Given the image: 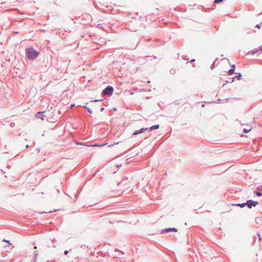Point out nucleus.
I'll list each match as a JSON object with an SVG mask.
<instances>
[{
  "label": "nucleus",
  "instance_id": "21",
  "mask_svg": "<svg viewBox=\"0 0 262 262\" xmlns=\"http://www.w3.org/2000/svg\"><path fill=\"white\" fill-rule=\"evenodd\" d=\"M258 52L260 51V53H262V46H260L258 49Z\"/></svg>",
  "mask_w": 262,
  "mask_h": 262
},
{
  "label": "nucleus",
  "instance_id": "36",
  "mask_svg": "<svg viewBox=\"0 0 262 262\" xmlns=\"http://www.w3.org/2000/svg\"><path fill=\"white\" fill-rule=\"evenodd\" d=\"M10 125H12V126H13V124H12V123H11Z\"/></svg>",
  "mask_w": 262,
  "mask_h": 262
},
{
  "label": "nucleus",
  "instance_id": "30",
  "mask_svg": "<svg viewBox=\"0 0 262 262\" xmlns=\"http://www.w3.org/2000/svg\"><path fill=\"white\" fill-rule=\"evenodd\" d=\"M195 61V59H192L190 61V62H193V61Z\"/></svg>",
  "mask_w": 262,
  "mask_h": 262
},
{
  "label": "nucleus",
  "instance_id": "26",
  "mask_svg": "<svg viewBox=\"0 0 262 262\" xmlns=\"http://www.w3.org/2000/svg\"><path fill=\"white\" fill-rule=\"evenodd\" d=\"M69 251L68 250H65L64 252V254L67 255L69 253Z\"/></svg>",
  "mask_w": 262,
  "mask_h": 262
},
{
  "label": "nucleus",
  "instance_id": "1",
  "mask_svg": "<svg viewBox=\"0 0 262 262\" xmlns=\"http://www.w3.org/2000/svg\"><path fill=\"white\" fill-rule=\"evenodd\" d=\"M39 55V52L33 48H28L26 49V57L30 60L35 59Z\"/></svg>",
  "mask_w": 262,
  "mask_h": 262
},
{
  "label": "nucleus",
  "instance_id": "31",
  "mask_svg": "<svg viewBox=\"0 0 262 262\" xmlns=\"http://www.w3.org/2000/svg\"><path fill=\"white\" fill-rule=\"evenodd\" d=\"M74 106H75V104H72L71 105V107H74Z\"/></svg>",
  "mask_w": 262,
  "mask_h": 262
},
{
  "label": "nucleus",
  "instance_id": "38",
  "mask_svg": "<svg viewBox=\"0 0 262 262\" xmlns=\"http://www.w3.org/2000/svg\"><path fill=\"white\" fill-rule=\"evenodd\" d=\"M34 248H35V249H36V248H37V247H36V246H34Z\"/></svg>",
  "mask_w": 262,
  "mask_h": 262
},
{
  "label": "nucleus",
  "instance_id": "8",
  "mask_svg": "<svg viewBox=\"0 0 262 262\" xmlns=\"http://www.w3.org/2000/svg\"><path fill=\"white\" fill-rule=\"evenodd\" d=\"M37 256H38V253L36 251H35L33 252V257H34L33 260L32 261H31V262H36Z\"/></svg>",
  "mask_w": 262,
  "mask_h": 262
},
{
  "label": "nucleus",
  "instance_id": "6",
  "mask_svg": "<svg viewBox=\"0 0 262 262\" xmlns=\"http://www.w3.org/2000/svg\"><path fill=\"white\" fill-rule=\"evenodd\" d=\"M159 128V124H156L150 127H148V130H152L154 129H157Z\"/></svg>",
  "mask_w": 262,
  "mask_h": 262
},
{
  "label": "nucleus",
  "instance_id": "9",
  "mask_svg": "<svg viewBox=\"0 0 262 262\" xmlns=\"http://www.w3.org/2000/svg\"><path fill=\"white\" fill-rule=\"evenodd\" d=\"M258 52V49H254L250 52H249L248 53V54H251V55H254L257 53Z\"/></svg>",
  "mask_w": 262,
  "mask_h": 262
},
{
  "label": "nucleus",
  "instance_id": "33",
  "mask_svg": "<svg viewBox=\"0 0 262 262\" xmlns=\"http://www.w3.org/2000/svg\"><path fill=\"white\" fill-rule=\"evenodd\" d=\"M258 236H259V240H261V236H260L259 235H258Z\"/></svg>",
  "mask_w": 262,
  "mask_h": 262
},
{
  "label": "nucleus",
  "instance_id": "17",
  "mask_svg": "<svg viewBox=\"0 0 262 262\" xmlns=\"http://www.w3.org/2000/svg\"><path fill=\"white\" fill-rule=\"evenodd\" d=\"M122 166V165H118V164H117V165H114V167L115 168H117V169H119L120 167H121Z\"/></svg>",
  "mask_w": 262,
  "mask_h": 262
},
{
  "label": "nucleus",
  "instance_id": "15",
  "mask_svg": "<svg viewBox=\"0 0 262 262\" xmlns=\"http://www.w3.org/2000/svg\"><path fill=\"white\" fill-rule=\"evenodd\" d=\"M242 75L241 74H239L238 75H236L235 77H234V79L237 78V79L239 80L241 79Z\"/></svg>",
  "mask_w": 262,
  "mask_h": 262
},
{
  "label": "nucleus",
  "instance_id": "3",
  "mask_svg": "<svg viewBox=\"0 0 262 262\" xmlns=\"http://www.w3.org/2000/svg\"><path fill=\"white\" fill-rule=\"evenodd\" d=\"M258 204V201L249 200L246 202V205L249 208H251L252 207H255Z\"/></svg>",
  "mask_w": 262,
  "mask_h": 262
},
{
  "label": "nucleus",
  "instance_id": "25",
  "mask_svg": "<svg viewBox=\"0 0 262 262\" xmlns=\"http://www.w3.org/2000/svg\"><path fill=\"white\" fill-rule=\"evenodd\" d=\"M260 27H261V24H257V25L255 26V27L258 28H260Z\"/></svg>",
  "mask_w": 262,
  "mask_h": 262
},
{
  "label": "nucleus",
  "instance_id": "13",
  "mask_svg": "<svg viewBox=\"0 0 262 262\" xmlns=\"http://www.w3.org/2000/svg\"><path fill=\"white\" fill-rule=\"evenodd\" d=\"M145 130H148V127L142 128L140 129H139L140 134L143 133Z\"/></svg>",
  "mask_w": 262,
  "mask_h": 262
},
{
  "label": "nucleus",
  "instance_id": "24",
  "mask_svg": "<svg viewBox=\"0 0 262 262\" xmlns=\"http://www.w3.org/2000/svg\"><path fill=\"white\" fill-rule=\"evenodd\" d=\"M257 189L260 190H262V185H260L259 186H258L257 188Z\"/></svg>",
  "mask_w": 262,
  "mask_h": 262
},
{
  "label": "nucleus",
  "instance_id": "4",
  "mask_svg": "<svg viewBox=\"0 0 262 262\" xmlns=\"http://www.w3.org/2000/svg\"><path fill=\"white\" fill-rule=\"evenodd\" d=\"M177 229L175 228H166L162 230V233H166L169 232H177Z\"/></svg>",
  "mask_w": 262,
  "mask_h": 262
},
{
  "label": "nucleus",
  "instance_id": "5",
  "mask_svg": "<svg viewBox=\"0 0 262 262\" xmlns=\"http://www.w3.org/2000/svg\"><path fill=\"white\" fill-rule=\"evenodd\" d=\"M36 117L37 118H40L41 120H44L45 116L42 114V112H39L36 114Z\"/></svg>",
  "mask_w": 262,
  "mask_h": 262
},
{
  "label": "nucleus",
  "instance_id": "2",
  "mask_svg": "<svg viewBox=\"0 0 262 262\" xmlns=\"http://www.w3.org/2000/svg\"><path fill=\"white\" fill-rule=\"evenodd\" d=\"M114 91V89L112 86L108 85L106 88H105L103 91L102 94L103 95H111L113 94Z\"/></svg>",
  "mask_w": 262,
  "mask_h": 262
},
{
  "label": "nucleus",
  "instance_id": "20",
  "mask_svg": "<svg viewBox=\"0 0 262 262\" xmlns=\"http://www.w3.org/2000/svg\"><path fill=\"white\" fill-rule=\"evenodd\" d=\"M223 0H215L214 3L215 4H217V3H219V2H223Z\"/></svg>",
  "mask_w": 262,
  "mask_h": 262
},
{
  "label": "nucleus",
  "instance_id": "28",
  "mask_svg": "<svg viewBox=\"0 0 262 262\" xmlns=\"http://www.w3.org/2000/svg\"><path fill=\"white\" fill-rule=\"evenodd\" d=\"M232 69H235V64H233L232 66Z\"/></svg>",
  "mask_w": 262,
  "mask_h": 262
},
{
  "label": "nucleus",
  "instance_id": "10",
  "mask_svg": "<svg viewBox=\"0 0 262 262\" xmlns=\"http://www.w3.org/2000/svg\"><path fill=\"white\" fill-rule=\"evenodd\" d=\"M82 107L85 108L91 114H92V111L90 108L87 107L86 105H83Z\"/></svg>",
  "mask_w": 262,
  "mask_h": 262
},
{
  "label": "nucleus",
  "instance_id": "32",
  "mask_svg": "<svg viewBox=\"0 0 262 262\" xmlns=\"http://www.w3.org/2000/svg\"><path fill=\"white\" fill-rule=\"evenodd\" d=\"M112 172H113V173H115L116 172V171H112Z\"/></svg>",
  "mask_w": 262,
  "mask_h": 262
},
{
  "label": "nucleus",
  "instance_id": "18",
  "mask_svg": "<svg viewBox=\"0 0 262 262\" xmlns=\"http://www.w3.org/2000/svg\"><path fill=\"white\" fill-rule=\"evenodd\" d=\"M256 194L258 196H260L262 195V193L261 192H260V191H256Z\"/></svg>",
  "mask_w": 262,
  "mask_h": 262
},
{
  "label": "nucleus",
  "instance_id": "27",
  "mask_svg": "<svg viewBox=\"0 0 262 262\" xmlns=\"http://www.w3.org/2000/svg\"><path fill=\"white\" fill-rule=\"evenodd\" d=\"M3 241H4V242H7V243H8L9 244H11L10 243V241H8V240H6V239H3Z\"/></svg>",
  "mask_w": 262,
  "mask_h": 262
},
{
  "label": "nucleus",
  "instance_id": "37",
  "mask_svg": "<svg viewBox=\"0 0 262 262\" xmlns=\"http://www.w3.org/2000/svg\"><path fill=\"white\" fill-rule=\"evenodd\" d=\"M10 125H12V126H13V124H12V123H11Z\"/></svg>",
  "mask_w": 262,
  "mask_h": 262
},
{
  "label": "nucleus",
  "instance_id": "19",
  "mask_svg": "<svg viewBox=\"0 0 262 262\" xmlns=\"http://www.w3.org/2000/svg\"><path fill=\"white\" fill-rule=\"evenodd\" d=\"M170 72L172 74H175L176 70L175 69H171L170 71Z\"/></svg>",
  "mask_w": 262,
  "mask_h": 262
},
{
  "label": "nucleus",
  "instance_id": "29",
  "mask_svg": "<svg viewBox=\"0 0 262 262\" xmlns=\"http://www.w3.org/2000/svg\"><path fill=\"white\" fill-rule=\"evenodd\" d=\"M104 110V107H102V108H100V111L102 112V111H103Z\"/></svg>",
  "mask_w": 262,
  "mask_h": 262
},
{
  "label": "nucleus",
  "instance_id": "16",
  "mask_svg": "<svg viewBox=\"0 0 262 262\" xmlns=\"http://www.w3.org/2000/svg\"><path fill=\"white\" fill-rule=\"evenodd\" d=\"M215 63H216V61H214L213 62V63L211 64V69L212 70H213V69L214 68V67H215Z\"/></svg>",
  "mask_w": 262,
  "mask_h": 262
},
{
  "label": "nucleus",
  "instance_id": "22",
  "mask_svg": "<svg viewBox=\"0 0 262 262\" xmlns=\"http://www.w3.org/2000/svg\"><path fill=\"white\" fill-rule=\"evenodd\" d=\"M102 101V99H96L95 100L91 101V102H97V101Z\"/></svg>",
  "mask_w": 262,
  "mask_h": 262
},
{
  "label": "nucleus",
  "instance_id": "23",
  "mask_svg": "<svg viewBox=\"0 0 262 262\" xmlns=\"http://www.w3.org/2000/svg\"><path fill=\"white\" fill-rule=\"evenodd\" d=\"M250 130H251L250 129H245H245H244V132L245 133H248V132H249Z\"/></svg>",
  "mask_w": 262,
  "mask_h": 262
},
{
  "label": "nucleus",
  "instance_id": "12",
  "mask_svg": "<svg viewBox=\"0 0 262 262\" xmlns=\"http://www.w3.org/2000/svg\"><path fill=\"white\" fill-rule=\"evenodd\" d=\"M236 205L243 208V207H245V206H246V203H241V204H236Z\"/></svg>",
  "mask_w": 262,
  "mask_h": 262
},
{
  "label": "nucleus",
  "instance_id": "14",
  "mask_svg": "<svg viewBox=\"0 0 262 262\" xmlns=\"http://www.w3.org/2000/svg\"><path fill=\"white\" fill-rule=\"evenodd\" d=\"M140 134L139 130H135V131L133 133V136H136V135H138V134Z\"/></svg>",
  "mask_w": 262,
  "mask_h": 262
},
{
  "label": "nucleus",
  "instance_id": "7",
  "mask_svg": "<svg viewBox=\"0 0 262 262\" xmlns=\"http://www.w3.org/2000/svg\"><path fill=\"white\" fill-rule=\"evenodd\" d=\"M91 247H89V246H86L85 245H82L81 246V249L85 251H88L89 249H91Z\"/></svg>",
  "mask_w": 262,
  "mask_h": 262
},
{
  "label": "nucleus",
  "instance_id": "11",
  "mask_svg": "<svg viewBox=\"0 0 262 262\" xmlns=\"http://www.w3.org/2000/svg\"><path fill=\"white\" fill-rule=\"evenodd\" d=\"M234 69H231L228 71V73L229 75H231L234 73Z\"/></svg>",
  "mask_w": 262,
  "mask_h": 262
},
{
  "label": "nucleus",
  "instance_id": "34",
  "mask_svg": "<svg viewBox=\"0 0 262 262\" xmlns=\"http://www.w3.org/2000/svg\"><path fill=\"white\" fill-rule=\"evenodd\" d=\"M93 146H98L99 145H96V144H95V145H94Z\"/></svg>",
  "mask_w": 262,
  "mask_h": 262
},
{
  "label": "nucleus",
  "instance_id": "35",
  "mask_svg": "<svg viewBox=\"0 0 262 262\" xmlns=\"http://www.w3.org/2000/svg\"><path fill=\"white\" fill-rule=\"evenodd\" d=\"M10 125H12V126H13V124H12V123H11Z\"/></svg>",
  "mask_w": 262,
  "mask_h": 262
}]
</instances>
